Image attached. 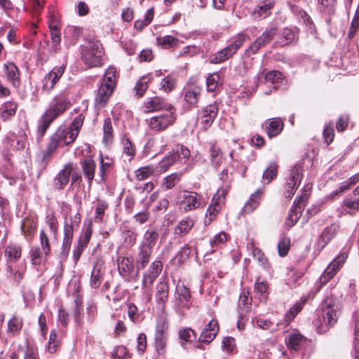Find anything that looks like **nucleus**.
<instances>
[{"label": "nucleus", "mask_w": 359, "mask_h": 359, "mask_svg": "<svg viewBox=\"0 0 359 359\" xmlns=\"http://www.w3.org/2000/svg\"><path fill=\"white\" fill-rule=\"evenodd\" d=\"M338 306L332 296L327 297L322 303L320 311L317 312L315 325L318 333L326 332L337 321Z\"/></svg>", "instance_id": "nucleus-1"}, {"label": "nucleus", "mask_w": 359, "mask_h": 359, "mask_svg": "<svg viewBox=\"0 0 359 359\" xmlns=\"http://www.w3.org/2000/svg\"><path fill=\"white\" fill-rule=\"evenodd\" d=\"M69 106L70 102L68 97L64 94L57 95L40 118L50 126L53 121L63 114Z\"/></svg>", "instance_id": "nucleus-2"}, {"label": "nucleus", "mask_w": 359, "mask_h": 359, "mask_svg": "<svg viewBox=\"0 0 359 359\" xmlns=\"http://www.w3.org/2000/svg\"><path fill=\"white\" fill-rule=\"evenodd\" d=\"M245 39L246 34L243 33L237 34L228 46L210 57V62L212 64H218L229 60L243 46Z\"/></svg>", "instance_id": "nucleus-3"}, {"label": "nucleus", "mask_w": 359, "mask_h": 359, "mask_svg": "<svg viewBox=\"0 0 359 359\" xmlns=\"http://www.w3.org/2000/svg\"><path fill=\"white\" fill-rule=\"evenodd\" d=\"M228 191V187H221L213 196L211 203L208 206L205 214L204 219L205 226L210 225L215 219L217 215L225 205V196Z\"/></svg>", "instance_id": "nucleus-4"}, {"label": "nucleus", "mask_w": 359, "mask_h": 359, "mask_svg": "<svg viewBox=\"0 0 359 359\" xmlns=\"http://www.w3.org/2000/svg\"><path fill=\"white\" fill-rule=\"evenodd\" d=\"M175 109H174L165 111L151 117L147 121L151 130L160 132L172 126L175 123Z\"/></svg>", "instance_id": "nucleus-5"}, {"label": "nucleus", "mask_w": 359, "mask_h": 359, "mask_svg": "<svg viewBox=\"0 0 359 359\" xmlns=\"http://www.w3.org/2000/svg\"><path fill=\"white\" fill-rule=\"evenodd\" d=\"M102 49L99 41L90 42L83 47L82 60L89 67H97L101 64Z\"/></svg>", "instance_id": "nucleus-6"}, {"label": "nucleus", "mask_w": 359, "mask_h": 359, "mask_svg": "<svg viewBox=\"0 0 359 359\" xmlns=\"http://www.w3.org/2000/svg\"><path fill=\"white\" fill-rule=\"evenodd\" d=\"M302 177V165L299 163L295 164L290 172L288 178L285 185V193L283 195L287 198H290L298 188Z\"/></svg>", "instance_id": "nucleus-7"}, {"label": "nucleus", "mask_w": 359, "mask_h": 359, "mask_svg": "<svg viewBox=\"0 0 359 359\" xmlns=\"http://www.w3.org/2000/svg\"><path fill=\"white\" fill-rule=\"evenodd\" d=\"M76 138V133L71 132L65 126H61L50 137L49 142L58 148L72 144Z\"/></svg>", "instance_id": "nucleus-8"}, {"label": "nucleus", "mask_w": 359, "mask_h": 359, "mask_svg": "<svg viewBox=\"0 0 359 359\" xmlns=\"http://www.w3.org/2000/svg\"><path fill=\"white\" fill-rule=\"evenodd\" d=\"M347 254L346 252L341 253L327 266L325 269L323 273L319 279L320 285L318 286L319 290L323 285H325L330 280H331L343 266L346 259H347Z\"/></svg>", "instance_id": "nucleus-9"}, {"label": "nucleus", "mask_w": 359, "mask_h": 359, "mask_svg": "<svg viewBox=\"0 0 359 359\" xmlns=\"http://www.w3.org/2000/svg\"><path fill=\"white\" fill-rule=\"evenodd\" d=\"M201 196L194 191H184L177 202L179 208L184 212H189L198 208L201 205Z\"/></svg>", "instance_id": "nucleus-10"}, {"label": "nucleus", "mask_w": 359, "mask_h": 359, "mask_svg": "<svg viewBox=\"0 0 359 359\" xmlns=\"http://www.w3.org/2000/svg\"><path fill=\"white\" fill-rule=\"evenodd\" d=\"M189 290L183 284L178 283L176 287L175 308L178 313L182 315L190 306Z\"/></svg>", "instance_id": "nucleus-11"}, {"label": "nucleus", "mask_w": 359, "mask_h": 359, "mask_svg": "<svg viewBox=\"0 0 359 359\" xmlns=\"http://www.w3.org/2000/svg\"><path fill=\"white\" fill-rule=\"evenodd\" d=\"M277 27L273 26L266 29L262 34L259 36L246 50L248 53L255 54L259 49L269 44L277 34Z\"/></svg>", "instance_id": "nucleus-12"}, {"label": "nucleus", "mask_w": 359, "mask_h": 359, "mask_svg": "<svg viewBox=\"0 0 359 359\" xmlns=\"http://www.w3.org/2000/svg\"><path fill=\"white\" fill-rule=\"evenodd\" d=\"M118 271L126 281H137L139 270H134L132 261L128 257H123L118 262Z\"/></svg>", "instance_id": "nucleus-13"}, {"label": "nucleus", "mask_w": 359, "mask_h": 359, "mask_svg": "<svg viewBox=\"0 0 359 359\" xmlns=\"http://www.w3.org/2000/svg\"><path fill=\"white\" fill-rule=\"evenodd\" d=\"M65 69V65L54 67L49 73L45 75L42 80V88L47 92L50 91L55 87L56 83L63 75Z\"/></svg>", "instance_id": "nucleus-14"}, {"label": "nucleus", "mask_w": 359, "mask_h": 359, "mask_svg": "<svg viewBox=\"0 0 359 359\" xmlns=\"http://www.w3.org/2000/svg\"><path fill=\"white\" fill-rule=\"evenodd\" d=\"M162 263L158 260L153 262L144 274L142 286L151 287L162 270Z\"/></svg>", "instance_id": "nucleus-15"}, {"label": "nucleus", "mask_w": 359, "mask_h": 359, "mask_svg": "<svg viewBox=\"0 0 359 359\" xmlns=\"http://www.w3.org/2000/svg\"><path fill=\"white\" fill-rule=\"evenodd\" d=\"M144 108L147 111H168L174 109L172 105L168 103L165 99L160 97H154L149 99L144 103Z\"/></svg>", "instance_id": "nucleus-16"}, {"label": "nucleus", "mask_w": 359, "mask_h": 359, "mask_svg": "<svg viewBox=\"0 0 359 359\" xmlns=\"http://www.w3.org/2000/svg\"><path fill=\"white\" fill-rule=\"evenodd\" d=\"M167 325L163 323H158L156 325L155 332V347L156 351L161 353L163 351L167 343Z\"/></svg>", "instance_id": "nucleus-17"}, {"label": "nucleus", "mask_w": 359, "mask_h": 359, "mask_svg": "<svg viewBox=\"0 0 359 359\" xmlns=\"http://www.w3.org/2000/svg\"><path fill=\"white\" fill-rule=\"evenodd\" d=\"M274 5V0H264L255 8L252 13L253 18L257 20L265 19L271 15Z\"/></svg>", "instance_id": "nucleus-18"}, {"label": "nucleus", "mask_w": 359, "mask_h": 359, "mask_svg": "<svg viewBox=\"0 0 359 359\" xmlns=\"http://www.w3.org/2000/svg\"><path fill=\"white\" fill-rule=\"evenodd\" d=\"M219 332V325L217 320H211L204 327L201 332L199 341L203 343L209 344L216 337Z\"/></svg>", "instance_id": "nucleus-19"}, {"label": "nucleus", "mask_w": 359, "mask_h": 359, "mask_svg": "<svg viewBox=\"0 0 359 359\" xmlns=\"http://www.w3.org/2000/svg\"><path fill=\"white\" fill-rule=\"evenodd\" d=\"M72 163H67L62 170L57 175L54 180V186L57 189H63L69 182L70 175L73 171Z\"/></svg>", "instance_id": "nucleus-20"}, {"label": "nucleus", "mask_w": 359, "mask_h": 359, "mask_svg": "<svg viewBox=\"0 0 359 359\" xmlns=\"http://www.w3.org/2000/svg\"><path fill=\"white\" fill-rule=\"evenodd\" d=\"M114 90V88L109 87V85L100 84L95 100V105L97 109H101L106 105Z\"/></svg>", "instance_id": "nucleus-21"}, {"label": "nucleus", "mask_w": 359, "mask_h": 359, "mask_svg": "<svg viewBox=\"0 0 359 359\" xmlns=\"http://www.w3.org/2000/svg\"><path fill=\"white\" fill-rule=\"evenodd\" d=\"M218 113L217 105L214 103L205 107L202 110L201 123L205 129L211 126Z\"/></svg>", "instance_id": "nucleus-22"}, {"label": "nucleus", "mask_w": 359, "mask_h": 359, "mask_svg": "<svg viewBox=\"0 0 359 359\" xmlns=\"http://www.w3.org/2000/svg\"><path fill=\"white\" fill-rule=\"evenodd\" d=\"M339 230V225L337 223H333L324 229L318 241L321 250L335 236Z\"/></svg>", "instance_id": "nucleus-23"}, {"label": "nucleus", "mask_w": 359, "mask_h": 359, "mask_svg": "<svg viewBox=\"0 0 359 359\" xmlns=\"http://www.w3.org/2000/svg\"><path fill=\"white\" fill-rule=\"evenodd\" d=\"M153 249L140 244L136 257V266L137 270L143 269L149 263Z\"/></svg>", "instance_id": "nucleus-24"}, {"label": "nucleus", "mask_w": 359, "mask_h": 359, "mask_svg": "<svg viewBox=\"0 0 359 359\" xmlns=\"http://www.w3.org/2000/svg\"><path fill=\"white\" fill-rule=\"evenodd\" d=\"M305 205V198L301 197L298 202L294 201L287 219V225L292 226L299 219L302 211V206Z\"/></svg>", "instance_id": "nucleus-25"}, {"label": "nucleus", "mask_w": 359, "mask_h": 359, "mask_svg": "<svg viewBox=\"0 0 359 359\" xmlns=\"http://www.w3.org/2000/svg\"><path fill=\"white\" fill-rule=\"evenodd\" d=\"M4 255L8 262H17L22 255V246L17 243H9L4 249Z\"/></svg>", "instance_id": "nucleus-26"}, {"label": "nucleus", "mask_w": 359, "mask_h": 359, "mask_svg": "<svg viewBox=\"0 0 359 359\" xmlns=\"http://www.w3.org/2000/svg\"><path fill=\"white\" fill-rule=\"evenodd\" d=\"M263 194V190L261 189H257L253 193L248 201L245 203L243 208H242V214H250L259 205L262 196Z\"/></svg>", "instance_id": "nucleus-27"}, {"label": "nucleus", "mask_w": 359, "mask_h": 359, "mask_svg": "<svg viewBox=\"0 0 359 359\" xmlns=\"http://www.w3.org/2000/svg\"><path fill=\"white\" fill-rule=\"evenodd\" d=\"M4 70L6 79L12 85L18 88L20 85V72L18 67L13 62L4 64Z\"/></svg>", "instance_id": "nucleus-28"}, {"label": "nucleus", "mask_w": 359, "mask_h": 359, "mask_svg": "<svg viewBox=\"0 0 359 359\" xmlns=\"http://www.w3.org/2000/svg\"><path fill=\"white\" fill-rule=\"evenodd\" d=\"M168 285L165 282H160L156 285V301L158 306L163 311L165 303L168 300Z\"/></svg>", "instance_id": "nucleus-29"}, {"label": "nucleus", "mask_w": 359, "mask_h": 359, "mask_svg": "<svg viewBox=\"0 0 359 359\" xmlns=\"http://www.w3.org/2000/svg\"><path fill=\"white\" fill-rule=\"evenodd\" d=\"M74 234V228L72 222L68 223L65 222L64 225V238L62 241V253L64 256H67L69 253L72 241Z\"/></svg>", "instance_id": "nucleus-30"}, {"label": "nucleus", "mask_w": 359, "mask_h": 359, "mask_svg": "<svg viewBox=\"0 0 359 359\" xmlns=\"http://www.w3.org/2000/svg\"><path fill=\"white\" fill-rule=\"evenodd\" d=\"M18 104L14 101H8L5 102L0 109V118L4 121L11 119L16 113Z\"/></svg>", "instance_id": "nucleus-31"}, {"label": "nucleus", "mask_w": 359, "mask_h": 359, "mask_svg": "<svg viewBox=\"0 0 359 359\" xmlns=\"http://www.w3.org/2000/svg\"><path fill=\"white\" fill-rule=\"evenodd\" d=\"M81 167L83 175L90 185L95 177V162L90 158H85L81 161Z\"/></svg>", "instance_id": "nucleus-32"}, {"label": "nucleus", "mask_w": 359, "mask_h": 359, "mask_svg": "<svg viewBox=\"0 0 359 359\" xmlns=\"http://www.w3.org/2000/svg\"><path fill=\"white\" fill-rule=\"evenodd\" d=\"M103 273V264L101 262H97L91 272L90 284L92 287H99L102 281Z\"/></svg>", "instance_id": "nucleus-33"}, {"label": "nucleus", "mask_w": 359, "mask_h": 359, "mask_svg": "<svg viewBox=\"0 0 359 359\" xmlns=\"http://www.w3.org/2000/svg\"><path fill=\"white\" fill-rule=\"evenodd\" d=\"M159 234L154 228H149L143 236V239L140 244L154 249L158 240Z\"/></svg>", "instance_id": "nucleus-34"}, {"label": "nucleus", "mask_w": 359, "mask_h": 359, "mask_svg": "<svg viewBox=\"0 0 359 359\" xmlns=\"http://www.w3.org/2000/svg\"><path fill=\"white\" fill-rule=\"evenodd\" d=\"M249 292L243 290L238 299V313L241 318H243L249 311L251 306L252 299L249 298Z\"/></svg>", "instance_id": "nucleus-35"}, {"label": "nucleus", "mask_w": 359, "mask_h": 359, "mask_svg": "<svg viewBox=\"0 0 359 359\" xmlns=\"http://www.w3.org/2000/svg\"><path fill=\"white\" fill-rule=\"evenodd\" d=\"M201 93V88L198 86L186 88L184 90V99L189 104L196 106L198 102Z\"/></svg>", "instance_id": "nucleus-36"}, {"label": "nucleus", "mask_w": 359, "mask_h": 359, "mask_svg": "<svg viewBox=\"0 0 359 359\" xmlns=\"http://www.w3.org/2000/svg\"><path fill=\"white\" fill-rule=\"evenodd\" d=\"M177 161V155L174 151H170L156 165V172H165L167 171Z\"/></svg>", "instance_id": "nucleus-37"}, {"label": "nucleus", "mask_w": 359, "mask_h": 359, "mask_svg": "<svg viewBox=\"0 0 359 359\" xmlns=\"http://www.w3.org/2000/svg\"><path fill=\"white\" fill-rule=\"evenodd\" d=\"M57 149V147L48 142L46 149L40 151L38 154V158L42 167L45 168L48 165Z\"/></svg>", "instance_id": "nucleus-38"}, {"label": "nucleus", "mask_w": 359, "mask_h": 359, "mask_svg": "<svg viewBox=\"0 0 359 359\" xmlns=\"http://www.w3.org/2000/svg\"><path fill=\"white\" fill-rule=\"evenodd\" d=\"M283 128V123L281 119L274 118L269 120L266 126V133L269 137H273L278 135Z\"/></svg>", "instance_id": "nucleus-39"}, {"label": "nucleus", "mask_w": 359, "mask_h": 359, "mask_svg": "<svg viewBox=\"0 0 359 359\" xmlns=\"http://www.w3.org/2000/svg\"><path fill=\"white\" fill-rule=\"evenodd\" d=\"M283 79V74L278 71H270L269 72H262L259 76V83H271L275 84L279 83Z\"/></svg>", "instance_id": "nucleus-40"}, {"label": "nucleus", "mask_w": 359, "mask_h": 359, "mask_svg": "<svg viewBox=\"0 0 359 359\" xmlns=\"http://www.w3.org/2000/svg\"><path fill=\"white\" fill-rule=\"evenodd\" d=\"M101 84L109 85V87L115 88L116 85V69L114 67H109L102 78Z\"/></svg>", "instance_id": "nucleus-41"}, {"label": "nucleus", "mask_w": 359, "mask_h": 359, "mask_svg": "<svg viewBox=\"0 0 359 359\" xmlns=\"http://www.w3.org/2000/svg\"><path fill=\"white\" fill-rule=\"evenodd\" d=\"M355 359H359V308L353 313Z\"/></svg>", "instance_id": "nucleus-42"}, {"label": "nucleus", "mask_w": 359, "mask_h": 359, "mask_svg": "<svg viewBox=\"0 0 359 359\" xmlns=\"http://www.w3.org/2000/svg\"><path fill=\"white\" fill-rule=\"evenodd\" d=\"M23 325V320L21 318L14 316L8 322V333L10 335L15 336L21 330Z\"/></svg>", "instance_id": "nucleus-43"}, {"label": "nucleus", "mask_w": 359, "mask_h": 359, "mask_svg": "<svg viewBox=\"0 0 359 359\" xmlns=\"http://www.w3.org/2000/svg\"><path fill=\"white\" fill-rule=\"evenodd\" d=\"M6 139L9 147L14 149L20 150L25 147V137L22 135L18 136L15 133H11L6 136Z\"/></svg>", "instance_id": "nucleus-44"}, {"label": "nucleus", "mask_w": 359, "mask_h": 359, "mask_svg": "<svg viewBox=\"0 0 359 359\" xmlns=\"http://www.w3.org/2000/svg\"><path fill=\"white\" fill-rule=\"evenodd\" d=\"M285 341L289 348L297 351L304 341V337L299 333H292L285 339Z\"/></svg>", "instance_id": "nucleus-45"}, {"label": "nucleus", "mask_w": 359, "mask_h": 359, "mask_svg": "<svg viewBox=\"0 0 359 359\" xmlns=\"http://www.w3.org/2000/svg\"><path fill=\"white\" fill-rule=\"evenodd\" d=\"M112 165V160L109 158L108 157L104 158L101 155L100 161V169L98 175L100 177V180L102 182H104L106 180V176L109 172L111 170V167Z\"/></svg>", "instance_id": "nucleus-46"}, {"label": "nucleus", "mask_w": 359, "mask_h": 359, "mask_svg": "<svg viewBox=\"0 0 359 359\" xmlns=\"http://www.w3.org/2000/svg\"><path fill=\"white\" fill-rule=\"evenodd\" d=\"M114 139V130L110 118H107L103 124V142L105 144L112 142Z\"/></svg>", "instance_id": "nucleus-47"}, {"label": "nucleus", "mask_w": 359, "mask_h": 359, "mask_svg": "<svg viewBox=\"0 0 359 359\" xmlns=\"http://www.w3.org/2000/svg\"><path fill=\"white\" fill-rule=\"evenodd\" d=\"M157 44L163 48H170L171 47L177 46L180 43V40L172 36L167 35L156 39Z\"/></svg>", "instance_id": "nucleus-48"}, {"label": "nucleus", "mask_w": 359, "mask_h": 359, "mask_svg": "<svg viewBox=\"0 0 359 359\" xmlns=\"http://www.w3.org/2000/svg\"><path fill=\"white\" fill-rule=\"evenodd\" d=\"M45 257L43 249L39 246H34L30 250V258L33 265H40Z\"/></svg>", "instance_id": "nucleus-49"}, {"label": "nucleus", "mask_w": 359, "mask_h": 359, "mask_svg": "<svg viewBox=\"0 0 359 359\" xmlns=\"http://www.w3.org/2000/svg\"><path fill=\"white\" fill-rule=\"evenodd\" d=\"M45 4L46 0H28L25 9L33 15H38L43 8Z\"/></svg>", "instance_id": "nucleus-50"}, {"label": "nucleus", "mask_w": 359, "mask_h": 359, "mask_svg": "<svg viewBox=\"0 0 359 359\" xmlns=\"http://www.w3.org/2000/svg\"><path fill=\"white\" fill-rule=\"evenodd\" d=\"M194 224V222L190 217H186L180 221L175 228V233H186L189 232Z\"/></svg>", "instance_id": "nucleus-51"}, {"label": "nucleus", "mask_w": 359, "mask_h": 359, "mask_svg": "<svg viewBox=\"0 0 359 359\" xmlns=\"http://www.w3.org/2000/svg\"><path fill=\"white\" fill-rule=\"evenodd\" d=\"M122 144L123 154L127 155L129 157V159H132L136 153L135 145L126 136L122 137Z\"/></svg>", "instance_id": "nucleus-52"}, {"label": "nucleus", "mask_w": 359, "mask_h": 359, "mask_svg": "<svg viewBox=\"0 0 359 359\" xmlns=\"http://www.w3.org/2000/svg\"><path fill=\"white\" fill-rule=\"evenodd\" d=\"M277 168L278 165L275 163H271L269 165L267 168L264 170L262 176L264 183H269L276 177Z\"/></svg>", "instance_id": "nucleus-53"}, {"label": "nucleus", "mask_w": 359, "mask_h": 359, "mask_svg": "<svg viewBox=\"0 0 359 359\" xmlns=\"http://www.w3.org/2000/svg\"><path fill=\"white\" fill-rule=\"evenodd\" d=\"M60 337L56 330H53L50 333L49 341L47 346L48 351L51 353H55L60 345Z\"/></svg>", "instance_id": "nucleus-54"}, {"label": "nucleus", "mask_w": 359, "mask_h": 359, "mask_svg": "<svg viewBox=\"0 0 359 359\" xmlns=\"http://www.w3.org/2000/svg\"><path fill=\"white\" fill-rule=\"evenodd\" d=\"M182 176L181 172H173L163 180V186L166 189H170L173 188L175 184L180 180Z\"/></svg>", "instance_id": "nucleus-55"}, {"label": "nucleus", "mask_w": 359, "mask_h": 359, "mask_svg": "<svg viewBox=\"0 0 359 359\" xmlns=\"http://www.w3.org/2000/svg\"><path fill=\"white\" fill-rule=\"evenodd\" d=\"M108 208V204L105 201H98L96 204L95 211V218L94 220L95 222H101L102 221L104 212Z\"/></svg>", "instance_id": "nucleus-56"}, {"label": "nucleus", "mask_w": 359, "mask_h": 359, "mask_svg": "<svg viewBox=\"0 0 359 359\" xmlns=\"http://www.w3.org/2000/svg\"><path fill=\"white\" fill-rule=\"evenodd\" d=\"M149 82V79L147 76H142L137 81L134 88L137 95L142 97L148 88Z\"/></svg>", "instance_id": "nucleus-57"}, {"label": "nucleus", "mask_w": 359, "mask_h": 359, "mask_svg": "<svg viewBox=\"0 0 359 359\" xmlns=\"http://www.w3.org/2000/svg\"><path fill=\"white\" fill-rule=\"evenodd\" d=\"M156 172V169L151 166H145L139 168L136 171V177L138 180H144Z\"/></svg>", "instance_id": "nucleus-58"}, {"label": "nucleus", "mask_w": 359, "mask_h": 359, "mask_svg": "<svg viewBox=\"0 0 359 359\" xmlns=\"http://www.w3.org/2000/svg\"><path fill=\"white\" fill-rule=\"evenodd\" d=\"M290 9L294 14L302 19L304 23L306 25L311 24L312 22L310 16L298 6L292 4L290 5Z\"/></svg>", "instance_id": "nucleus-59"}, {"label": "nucleus", "mask_w": 359, "mask_h": 359, "mask_svg": "<svg viewBox=\"0 0 359 359\" xmlns=\"http://www.w3.org/2000/svg\"><path fill=\"white\" fill-rule=\"evenodd\" d=\"M40 248L43 249L45 257H48L50 252V245L48 235L43 229L40 231Z\"/></svg>", "instance_id": "nucleus-60"}, {"label": "nucleus", "mask_w": 359, "mask_h": 359, "mask_svg": "<svg viewBox=\"0 0 359 359\" xmlns=\"http://www.w3.org/2000/svg\"><path fill=\"white\" fill-rule=\"evenodd\" d=\"M358 29H359V3H358V8L355 11L354 17L352 20L351 27L349 28V32L348 34V37L350 39H352L355 36V33L357 32V31Z\"/></svg>", "instance_id": "nucleus-61"}, {"label": "nucleus", "mask_w": 359, "mask_h": 359, "mask_svg": "<svg viewBox=\"0 0 359 359\" xmlns=\"http://www.w3.org/2000/svg\"><path fill=\"white\" fill-rule=\"evenodd\" d=\"M172 151L177 155V160L178 159L181 161H186L190 156L189 150L184 146L180 144L177 145Z\"/></svg>", "instance_id": "nucleus-62"}, {"label": "nucleus", "mask_w": 359, "mask_h": 359, "mask_svg": "<svg viewBox=\"0 0 359 359\" xmlns=\"http://www.w3.org/2000/svg\"><path fill=\"white\" fill-rule=\"evenodd\" d=\"M219 80V75L218 74L214 73L210 74L206 79V86L208 91H214L218 85Z\"/></svg>", "instance_id": "nucleus-63"}, {"label": "nucleus", "mask_w": 359, "mask_h": 359, "mask_svg": "<svg viewBox=\"0 0 359 359\" xmlns=\"http://www.w3.org/2000/svg\"><path fill=\"white\" fill-rule=\"evenodd\" d=\"M290 248V240L289 238H283L278 244V254L280 257L285 256Z\"/></svg>", "instance_id": "nucleus-64"}]
</instances>
